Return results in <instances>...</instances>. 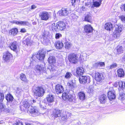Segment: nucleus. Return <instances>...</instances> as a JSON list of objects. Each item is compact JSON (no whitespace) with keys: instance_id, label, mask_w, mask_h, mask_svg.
Returning a JSON list of instances; mask_svg holds the SVG:
<instances>
[{"instance_id":"obj_1","label":"nucleus","mask_w":125,"mask_h":125,"mask_svg":"<svg viewBox=\"0 0 125 125\" xmlns=\"http://www.w3.org/2000/svg\"><path fill=\"white\" fill-rule=\"evenodd\" d=\"M45 56V53L41 50H39L37 54L33 53L31 59V64L34 65L36 64V62L35 60L36 58L40 60H42L44 59Z\"/></svg>"},{"instance_id":"obj_2","label":"nucleus","mask_w":125,"mask_h":125,"mask_svg":"<svg viewBox=\"0 0 125 125\" xmlns=\"http://www.w3.org/2000/svg\"><path fill=\"white\" fill-rule=\"evenodd\" d=\"M71 114L69 112L64 111L62 112V111L57 110L54 114V116L56 117H62V120H65L67 119L68 116H70Z\"/></svg>"},{"instance_id":"obj_3","label":"nucleus","mask_w":125,"mask_h":125,"mask_svg":"<svg viewBox=\"0 0 125 125\" xmlns=\"http://www.w3.org/2000/svg\"><path fill=\"white\" fill-rule=\"evenodd\" d=\"M33 92L35 95L39 97L42 96L45 93L43 88L39 86L33 87Z\"/></svg>"},{"instance_id":"obj_4","label":"nucleus","mask_w":125,"mask_h":125,"mask_svg":"<svg viewBox=\"0 0 125 125\" xmlns=\"http://www.w3.org/2000/svg\"><path fill=\"white\" fill-rule=\"evenodd\" d=\"M29 114L33 116H36L40 115L41 114L45 113V111L43 112L40 113L38 108L36 106L32 107L29 110Z\"/></svg>"},{"instance_id":"obj_5","label":"nucleus","mask_w":125,"mask_h":125,"mask_svg":"<svg viewBox=\"0 0 125 125\" xmlns=\"http://www.w3.org/2000/svg\"><path fill=\"white\" fill-rule=\"evenodd\" d=\"M77 55L74 53H70L68 55V60L69 62L73 63H76L78 60Z\"/></svg>"},{"instance_id":"obj_6","label":"nucleus","mask_w":125,"mask_h":125,"mask_svg":"<svg viewBox=\"0 0 125 125\" xmlns=\"http://www.w3.org/2000/svg\"><path fill=\"white\" fill-rule=\"evenodd\" d=\"M115 30L114 37L116 38H117L119 37L120 34V33L122 31L123 28L122 25H115Z\"/></svg>"},{"instance_id":"obj_7","label":"nucleus","mask_w":125,"mask_h":125,"mask_svg":"<svg viewBox=\"0 0 125 125\" xmlns=\"http://www.w3.org/2000/svg\"><path fill=\"white\" fill-rule=\"evenodd\" d=\"M79 81L81 83L84 84L90 82V78L88 76H81L80 77Z\"/></svg>"},{"instance_id":"obj_8","label":"nucleus","mask_w":125,"mask_h":125,"mask_svg":"<svg viewBox=\"0 0 125 125\" xmlns=\"http://www.w3.org/2000/svg\"><path fill=\"white\" fill-rule=\"evenodd\" d=\"M42 20L47 21L48 20L50 17V15L46 11H43L41 12L39 15Z\"/></svg>"},{"instance_id":"obj_9","label":"nucleus","mask_w":125,"mask_h":125,"mask_svg":"<svg viewBox=\"0 0 125 125\" xmlns=\"http://www.w3.org/2000/svg\"><path fill=\"white\" fill-rule=\"evenodd\" d=\"M36 72L40 74L41 73H42L45 71V68L42 65H36L34 68Z\"/></svg>"},{"instance_id":"obj_10","label":"nucleus","mask_w":125,"mask_h":125,"mask_svg":"<svg viewBox=\"0 0 125 125\" xmlns=\"http://www.w3.org/2000/svg\"><path fill=\"white\" fill-rule=\"evenodd\" d=\"M55 90L57 94H60L63 92V88L61 85L57 84L55 87Z\"/></svg>"},{"instance_id":"obj_11","label":"nucleus","mask_w":125,"mask_h":125,"mask_svg":"<svg viewBox=\"0 0 125 125\" xmlns=\"http://www.w3.org/2000/svg\"><path fill=\"white\" fill-rule=\"evenodd\" d=\"M10 47L11 49L16 52H17L19 50V46L16 42H13L10 44Z\"/></svg>"},{"instance_id":"obj_12","label":"nucleus","mask_w":125,"mask_h":125,"mask_svg":"<svg viewBox=\"0 0 125 125\" xmlns=\"http://www.w3.org/2000/svg\"><path fill=\"white\" fill-rule=\"evenodd\" d=\"M58 30H63L65 28V25L64 23L62 21H59L57 23Z\"/></svg>"},{"instance_id":"obj_13","label":"nucleus","mask_w":125,"mask_h":125,"mask_svg":"<svg viewBox=\"0 0 125 125\" xmlns=\"http://www.w3.org/2000/svg\"><path fill=\"white\" fill-rule=\"evenodd\" d=\"M108 97L110 100H112L115 98V92L114 91H110L108 92Z\"/></svg>"},{"instance_id":"obj_14","label":"nucleus","mask_w":125,"mask_h":125,"mask_svg":"<svg viewBox=\"0 0 125 125\" xmlns=\"http://www.w3.org/2000/svg\"><path fill=\"white\" fill-rule=\"evenodd\" d=\"M118 85L120 88L124 89L125 88V83L124 82L120 81L118 83L117 82H115L114 84V86L116 87Z\"/></svg>"},{"instance_id":"obj_15","label":"nucleus","mask_w":125,"mask_h":125,"mask_svg":"<svg viewBox=\"0 0 125 125\" xmlns=\"http://www.w3.org/2000/svg\"><path fill=\"white\" fill-rule=\"evenodd\" d=\"M60 16H66L68 14V11L66 9L62 8L61 10H60L58 12Z\"/></svg>"},{"instance_id":"obj_16","label":"nucleus","mask_w":125,"mask_h":125,"mask_svg":"<svg viewBox=\"0 0 125 125\" xmlns=\"http://www.w3.org/2000/svg\"><path fill=\"white\" fill-rule=\"evenodd\" d=\"M93 28L91 25H86L84 27V31L87 33L92 32L93 31Z\"/></svg>"},{"instance_id":"obj_17","label":"nucleus","mask_w":125,"mask_h":125,"mask_svg":"<svg viewBox=\"0 0 125 125\" xmlns=\"http://www.w3.org/2000/svg\"><path fill=\"white\" fill-rule=\"evenodd\" d=\"M12 57V55L9 52L5 53L3 56V59L5 61L7 62Z\"/></svg>"},{"instance_id":"obj_18","label":"nucleus","mask_w":125,"mask_h":125,"mask_svg":"<svg viewBox=\"0 0 125 125\" xmlns=\"http://www.w3.org/2000/svg\"><path fill=\"white\" fill-rule=\"evenodd\" d=\"M62 42V40L61 42L57 41L55 42V46L57 49H60L63 48V44Z\"/></svg>"},{"instance_id":"obj_19","label":"nucleus","mask_w":125,"mask_h":125,"mask_svg":"<svg viewBox=\"0 0 125 125\" xmlns=\"http://www.w3.org/2000/svg\"><path fill=\"white\" fill-rule=\"evenodd\" d=\"M84 73V69L82 67H78L76 70V73L79 76L82 75Z\"/></svg>"},{"instance_id":"obj_20","label":"nucleus","mask_w":125,"mask_h":125,"mask_svg":"<svg viewBox=\"0 0 125 125\" xmlns=\"http://www.w3.org/2000/svg\"><path fill=\"white\" fill-rule=\"evenodd\" d=\"M95 80L98 82H100L103 79L102 74L98 72L95 73Z\"/></svg>"},{"instance_id":"obj_21","label":"nucleus","mask_w":125,"mask_h":125,"mask_svg":"<svg viewBox=\"0 0 125 125\" xmlns=\"http://www.w3.org/2000/svg\"><path fill=\"white\" fill-rule=\"evenodd\" d=\"M18 32V29L16 28H14L9 30V34L12 36H14L17 34Z\"/></svg>"},{"instance_id":"obj_22","label":"nucleus","mask_w":125,"mask_h":125,"mask_svg":"<svg viewBox=\"0 0 125 125\" xmlns=\"http://www.w3.org/2000/svg\"><path fill=\"white\" fill-rule=\"evenodd\" d=\"M103 0H93V5L94 7H99L101 5Z\"/></svg>"},{"instance_id":"obj_23","label":"nucleus","mask_w":125,"mask_h":125,"mask_svg":"<svg viewBox=\"0 0 125 125\" xmlns=\"http://www.w3.org/2000/svg\"><path fill=\"white\" fill-rule=\"evenodd\" d=\"M46 99L48 104H50L49 103H52L54 101L53 96L52 94H50L47 96Z\"/></svg>"},{"instance_id":"obj_24","label":"nucleus","mask_w":125,"mask_h":125,"mask_svg":"<svg viewBox=\"0 0 125 125\" xmlns=\"http://www.w3.org/2000/svg\"><path fill=\"white\" fill-rule=\"evenodd\" d=\"M31 105V101H24L22 103V106L25 108H28Z\"/></svg>"},{"instance_id":"obj_25","label":"nucleus","mask_w":125,"mask_h":125,"mask_svg":"<svg viewBox=\"0 0 125 125\" xmlns=\"http://www.w3.org/2000/svg\"><path fill=\"white\" fill-rule=\"evenodd\" d=\"M107 99V96L105 94L101 95L99 98V99L101 103L103 104L105 103Z\"/></svg>"},{"instance_id":"obj_26","label":"nucleus","mask_w":125,"mask_h":125,"mask_svg":"<svg viewBox=\"0 0 125 125\" xmlns=\"http://www.w3.org/2000/svg\"><path fill=\"white\" fill-rule=\"evenodd\" d=\"M113 26L112 24L110 23H107L104 25L105 29L108 31H110L112 29Z\"/></svg>"},{"instance_id":"obj_27","label":"nucleus","mask_w":125,"mask_h":125,"mask_svg":"<svg viewBox=\"0 0 125 125\" xmlns=\"http://www.w3.org/2000/svg\"><path fill=\"white\" fill-rule=\"evenodd\" d=\"M6 99L8 102H12L13 99L12 96L10 94H7L6 96Z\"/></svg>"},{"instance_id":"obj_28","label":"nucleus","mask_w":125,"mask_h":125,"mask_svg":"<svg viewBox=\"0 0 125 125\" xmlns=\"http://www.w3.org/2000/svg\"><path fill=\"white\" fill-rule=\"evenodd\" d=\"M117 74L118 76L120 77H123L125 74L124 70L122 69H119L117 70Z\"/></svg>"},{"instance_id":"obj_29","label":"nucleus","mask_w":125,"mask_h":125,"mask_svg":"<svg viewBox=\"0 0 125 125\" xmlns=\"http://www.w3.org/2000/svg\"><path fill=\"white\" fill-rule=\"evenodd\" d=\"M116 50L117 51L116 54L118 55L123 52L124 49L122 46L119 45L117 47Z\"/></svg>"},{"instance_id":"obj_30","label":"nucleus","mask_w":125,"mask_h":125,"mask_svg":"<svg viewBox=\"0 0 125 125\" xmlns=\"http://www.w3.org/2000/svg\"><path fill=\"white\" fill-rule=\"evenodd\" d=\"M71 95L69 96L68 94L65 93H64L62 94V98L64 100H68L69 99H71Z\"/></svg>"},{"instance_id":"obj_31","label":"nucleus","mask_w":125,"mask_h":125,"mask_svg":"<svg viewBox=\"0 0 125 125\" xmlns=\"http://www.w3.org/2000/svg\"><path fill=\"white\" fill-rule=\"evenodd\" d=\"M92 16L90 14H87L85 16L84 20L88 22H91L92 21Z\"/></svg>"},{"instance_id":"obj_32","label":"nucleus","mask_w":125,"mask_h":125,"mask_svg":"<svg viewBox=\"0 0 125 125\" xmlns=\"http://www.w3.org/2000/svg\"><path fill=\"white\" fill-rule=\"evenodd\" d=\"M78 97L80 100H83L85 99V94L83 92H80L78 94Z\"/></svg>"},{"instance_id":"obj_33","label":"nucleus","mask_w":125,"mask_h":125,"mask_svg":"<svg viewBox=\"0 0 125 125\" xmlns=\"http://www.w3.org/2000/svg\"><path fill=\"white\" fill-rule=\"evenodd\" d=\"M48 61L49 63L50 64H53L56 62V60L55 57L51 56L49 57Z\"/></svg>"},{"instance_id":"obj_34","label":"nucleus","mask_w":125,"mask_h":125,"mask_svg":"<svg viewBox=\"0 0 125 125\" xmlns=\"http://www.w3.org/2000/svg\"><path fill=\"white\" fill-rule=\"evenodd\" d=\"M20 78L24 82H28L25 75L23 73H21L20 74Z\"/></svg>"},{"instance_id":"obj_35","label":"nucleus","mask_w":125,"mask_h":125,"mask_svg":"<svg viewBox=\"0 0 125 125\" xmlns=\"http://www.w3.org/2000/svg\"><path fill=\"white\" fill-rule=\"evenodd\" d=\"M68 86H69V87L71 89L74 87V83L73 80H71L69 81L67 83Z\"/></svg>"},{"instance_id":"obj_36","label":"nucleus","mask_w":125,"mask_h":125,"mask_svg":"<svg viewBox=\"0 0 125 125\" xmlns=\"http://www.w3.org/2000/svg\"><path fill=\"white\" fill-rule=\"evenodd\" d=\"M105 65L104 62H96L94 64V66L96 67H102L104 66Z\"/></svg>"},{"instance_id":"obj_37","label":"nucleus","mask_w":125,"mask_h":125,"mask_svg":"<svg viewBox=\"0 0 125 125\" xmlns=\"http://www.w3.org/2000/svg\"><path fill=\"white\" fill-rule=\"evenodd\" d=\"M65 47L66 49H69L72 45L71 43L68 41L65 42Z\"/></svg>"},{"instance_id":"obj_38","label":"nucleus","mask_w":125,"mask_h":125,"mask_svg":"<svg viewBox=\"0 0 125 125\" xmlns=\"http://www.w3.org/2000/svg\"><path fill=\"white\" fill-rule=\"evenodd\" d=\"M23 42L24 44L27 45L28 46L30 45L31 43V41L29 38H27L24 40Z\"/></svg>"},{"instance_id":"obj_39","label":"nucleus","mask_w":125,"mask_h":125,"mask_svg":"<svg viewBox=\"0 0 125 125\" xmlns=\"http://www.w3.org/2000/svg\"><path fill=\"white\" fill-rule=\"evenodd\" d=\"M117 65L115 63H113L110 66L107 67V68L108 69H112L116 68L117 67Z\"/></svg>"},{"instance_id":"obj_40","label":"nucleus","mask_w":125,"mask_h":125,"mask_svg":"<svg viewBox=\"0 0 125 125\" xmlns=\"http://www.w3.org/2000/svg\"><path fill=\"white\" fill-rule=\"evenodd\" d=\"M51 28L52 30H54L55 31H57L58 30L57 26V23L56 24L55 23H53L51 25Z\"/></svg>"},{"instance_id":"obj_41","label":"nucleus","mask_w":125,"mask_h":125,"mask_svg":"<svg viewBox=\"0 0 125 125\" xmlns=\"http://www.w3.org/2000/svg\"><path fill=\"white\" fill-rule=\"evenodd\" d=\"M72 75V74L71 72H67L65 76V78L67 79L71 77Z\"/></svg>"},{"instance_id":"obj_42","label":"nucleus","mask_w":125,"mask_h":125,"mask_svg":"<svg viewBox=\"0 0 125 125\" xmlns=\"http://www.w3.org/2000/svg\"><path fill=\"white\" fill-rule=\"evenodd\" d=\"M125 98V94L122 93L120 94V96L119 97V99H124Z\"/></svg>"},{"instance_id":"obj_43","label":"nucleus","mask_w":125,"mask_h":125,"mask_svg":"<svg viewBox=\"0 0 125 125\" xmlns=\"http://www.w3.org/2000/svg\"><path fill=\"white\" fill-rule=\"evenodd\" d=\"M6 111V109H5L4 106L3 105L2 103H0V110Z\"/></svg>"},{"instance_id":"obj_44","label":"nucleus","mask_w":125,"mask_h":125,"mask_svg":"<svg viewBox=\"0 0 125 125\" xmlns=\"http://www.w3.org/2000/svg\"><path fill=\"white\" fill-rule=\"evenodd\" d=\"M22 21H19L16 20H14L12 21V22L13 23H15L17 25H21Z\"/></svg>"},{"instance_id":"obj_45","label":"nucleus","mask_w":125,"mask_h":125,"mask_svg":"<svg viewBox=\"0 0 125 125\" xmlns=\"http://www.w3.org/2000/svg\"><path fill=\"white\" fill-rule=\"evenodd\" d=\"M78 17L75 14H73L72 17V20L74 21H76Z\"/></svg>"},{"instance_id":"obj_46","label":"nucleus","mask_w":125,"mask_h":125,"mask_svg":"<svg viewBox=\"0 0 125 125\" xmlns=\"http://www.w3.org/2000/svg\"><path fill=\"white\" fill-rule=\"evenodd\" d=\"M4 99V95L3 94L0 93V102H2Z\"/></svg>"},{"instance_id":"obj_47","label":"nucleus","mask_w":125,"mask_h":125,"mask_svg":"<svg viewBox=\"0 0 125 125\" xmlns=\"http://www.w3.org/2000/svg\"><path fill=\"white\" fill-rule=\"evenodd\" d=\"M119 18L121 20L122 22L125 23V16L122 15L119 16Z\"/></svg>"},{"instance_id":"obj_48","label":"nucleus","mask_w":125,"mask_h":125,"mask_svg":"<svg viewBox=\"0 0 125 125\" xmlns=\"http://www.w3.org/2000/svg\"><path fill=\"white\" fill-rule=\"evenodd\" d=\"M22 92V90L21 89L19 88H18L16 91L17 93L19 95H21Z\"/></svg>"},{"instance_id":"obj_49","label":"nucleus","mask_w":125,"mask_h":125,"mask_svg":"<svg viewBox=\"0 0 125 125\" xmlns=\"http://www.w3.org/2000/svg\"><path fill=\"white\" fill-rule=\"evenodd\" d=\"M62 36V35L61 34L59 33H57L55 35V38L56 39H58L61 37Z\"/></svg>"},{"instance_id":"obj_50","label":"nucleus","mask_w":125,"mask_h":125,"mask_svg":"<svg viewBox=\"0 0 125 125\" xmlns=\"http://www.w3.org/2000/svg\"><path fill=\"white\" fill-rule=\"evenodd\" d=\"M29 24L28 22L26 21H22V25H28Z\"/></svg>"},{"instance_id":"obj_51","label":"nucleus","mask_w":125,"mask_h":125,"mask_svg":"<svg viewBox=\"0 0 125 125\" xmlns=\"http://www.w3.org/2000/svg\"><path fill=\"white\" fill-rule=\"evenodd\" d=\"M89 92L92 93L94 91V88L93 87H90L88 90Z\"/></svg>"},{"instance_id":"obj_52","label":"nucleus","mask_w":125,"mask_h":125,"mask_svg":"<svg viewBox=\"0 0 125 125\" xmlns=\"http://www.w3.org/2000/svg\"><path fill=\"white\" fill-rule=\"evenodd\" d=\"M36 8V6L34 5H33L31 6V9H34Z\"/></svg>"},{"instance_id":"obj_53","label":"nucleus","mask_w":125,"mask_h":125,"mask_svg":"<svg viewBox=\"0 0 125 125\" xmlns=\"http://www.w3.org/2000/svg\"><path fill=\"white\" fill-rule=\"evenodd\" d=\"M20 31L22 32H26V30L24 28H22L21 29Z\"/></svg>"},{"instance_id":"obj_54","label":"nucleus","mask_w":125,"mask_h":125,"mask_svg":"<svg viewBox=\"0 0 125 125\" xmlns=\"http://www.w3.org/2000/svg\"><path fill=\"white\" fill-rule=\"evenodd\" d=\"M122 61L123 62H125V53L124 54V55L123 56L122 58Z\"/></svg>"},{"instance_id":"obj_55","label":"nucleus","mask_w":125,"mask_h":125,"mask_svg":"<svg viewBox=\"0 0 125 125\" xmlns=\"http://www.w3.org/2000/svg\"><path fill=\"white\" fill-rule=\"evenodd\" d=\"M76 0H72V1L71 2V3L72 4V5H73L74 4H75V2Z\"/></svg>"},{"instance_id":"obj_56","label":"nucleus","mask_w":125,"mask_h":125,"mask_svg":"<svg viewBox=\"0 0 125 125\" xmlns=\"http://www.w3.org/2000/svg\"><path fill=\"white\" fill-rule=\"evenodd\" d=\"M45 104V103H44L43 102H42V103L41 102L40 103V106L41 107H44V106L43 105V104Z\"/></svg>"},{"instance_id":"obj_57","label":"nucleus","mask_w":125,"mask_h":125,"mask_svg":"<svg viewBox=\"0 0 125 125\" xmlns=\"http://www.w3.org/2000/svg\"><path fill=\"white\" fill-rule=\"evenodd\" d=\"M15 125H23L22 123L21 122H18L15 124Z\"/></svg>"},{"instance_id":"obj_58","label":"nucleus","mask_w":125,"mask_h":125,"mask_svg":"<svg viewBox=\"0 0 125 125\" xmlns=\"http://www.w3.org/2000/svg\"><path fill=\"white\" fill-rule=\"evenodd\" d=\"M36 102V100H33L32 101V102H31V103L32 104V103H34Z\"/></svg>"},{"instance_id":"obj_59","label":"nucleus","mask_w":125,"mask_h":125,"mask_svg":"<svg viewBox=\"0 0 125 125\" xmlns=\"http://www.w3.org/2000/svg\"><path fill=\"white\" fill-rule=\"evenodd\" d=\"M123 9L124 11H125V4L123 5Z\"/></svg>"},{"instance_id":"obj_60","label":"nucleus","mask_w":125,"mask_h":125,"mask_svg":"<svg viewBox=\"0 0 125 125\" xmlns=\"http://www.w3.org/2000/svg\"><path fill=\"white\" fill-rule=\"evenodd\" d=\"M46 41H47V43H46L45 44L46 45H48V40H46Z\"/></svg>"},{"instance_id":"obj_61","label":"nucleus","mask_w":125,"mask_h":125,"mask_svg":"<svg viewBox=\"0 0 125 125\" xmlns=\"http://www.w3.org/2000/svg\"><path fill=\"white\" fill-rule=\"evenodd\" d=\"M36 24V22H34L33 23V24Z\"/></svg>"},{"instance_id":"obj_62","label":"nucleus","mask_w":125,"mask_h":125,"mask_svg":"<svg viewBox=\"0 0 125 125\" xmlns=\"http://www.w3.org/2000/svg\"><path fill=\"white\" fill-rule=\"evenodd\" d=\"M26 125H32L30 124H26Z\"/></svg>"},{"instance_id":"obj_63","label":"nucleus","mask_w":125,"mask_h":125,"mask_svg":"<svg viewBox=\"0 0 125 125\" xmlns=\"http://www.w3.org/2000/svg\"><path fill=\"white\" fill-rule=\"evenodd\" d=\"M124 44H125V41H124Z\"/></svg>"},{"instance_id":"obj_64","label":"nucleus","mask_w":125,"mask_h":125,"mask_svg":"<svg viewBox=\"0 0 125 125\" xmlns=\"http://www.w3.org/2000/svg\"><path fill=\"white\" fill-rule=\"evenodd\" d=\"M46 41V40H45L44 41V42H45Z\"/></svg>"}]
</instances>
